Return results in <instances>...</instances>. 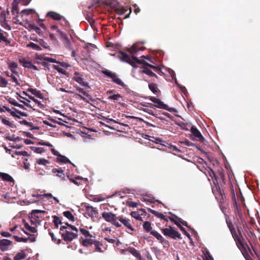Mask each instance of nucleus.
Instances as JSON below:
<instances>
[{
  "label": "nucleus",
  "mask_w": 260,
  "mask_h": 260,
  "mask_svg": "<svg viewBox=\"0 0 260 260\" xmlns=\"http://www.w3.org/2000/svg\"><path fill=\"white\" fill-rule=\"evenodd\" d=\"M119 53L121 55L120 57V59L122 61H124L130 64L133 67L135 68H137L138 67V66L136 64L137 63H142L141 60L138 59V58L135 56L130 57L126 53L122 51H120Z\"/></svg>",
  "instance_id": "f257e3e1"
},
{
  "label": "nucleus",
  "mask_w": 260,
  "mask_h": 260,
  "mask_svg": "<svg viewBox=\"0 0 260 260\" xmlns=\"http://www.w3.org/2000/svg\"><path fill=\"white\" fill-rule=\"evenodd\" d=\"M103 218L107 222L111 223L113 225L117 228H120L121 224L118 222V217H117L116 214L111 212H104L102 213Z\"/></svg>",
  "instance_id": "f03ea898"
},
{
  "label": "nucleus",
  "mask_w": 260,
  "mask_h": 260,
  "mask_svg": "<svg viewBox=\"0 0 260 260\" xmlns=\"http://www.w3.org/2000/svg\"><path fill=\"white\" fill-rule=\"evenodd\" d=\"M236 243L245 258L246 260H251V258L249 255V252L250 253H251V252L248 245L246 243H244L242 240H241Z\"/></svg>",
  "instance_id": "7ed1b4c3"
},
{
  "label": "nucleus",
  "mask_w": 260,
  "mask_h": 260,
  "mask_svg": "<svg viewBox=\"0 0 260 260\" xmlns=\"http://www.w3.org/2000/svg\"><path fill=\"white\" fill-rule=\"evenodd\" d=\"M162 233L166 236L175 239L177 238L181 239V234L174 229V228L169 226V228L161 229Z\"/></svg>",
  "instance_id": "20e7f679"
},
{
  "label": "nucleus",
  "mask_w": 260,
  "mask_h": 260,
  "mask_svg": "<svg viewBox=\"0 0 260 260\" xmlns=\"http://www.w3.org/2000/svg\"><path fill=\"white\" fill-rule=\"evenodd\" d=\"M84 207L85 208V214L91 217L93 221L98 219L99 212L96 208L93 207L87 204H85Z\"/></svg>",
  "instance_id": "39448f33"
},
{
  "label": "nucleus",
  "mask_w": 260,
  "mask_h": 260,
  "mask_svg": "<svg viewBox=\"0 0 260 260\" xmlns=\"http://www.w3.org/2000/svg\"><path fill=\"white\" fill-rule=\"evenodd\" d=\"M102 73L108 76V77L112 79V80L115 83L123 87H125L126 85L119 79L117 75L115 73H113L109 70H105L102 71Z\"/></svg>",
  "instance_id": "423d86ee"
},
{
  "label": "nucleus",
  "mask_w": 260,
  "mask_h": 260,
  "mask_svg": "<svg viewBox=\"0 0 260 260\" xmlns=\"http://www.w3.org/2000/svg\"><path fill=\"white\" fill-rule=\"evenodd\" d=\"M151 101L156 104L155 106L159 109L166 110L170 112H177L176 110L174 108H169L168 106L164 104L161 100L155 97H152L150 99Z\"/></svg>",
  "instance_id": "0eeeda50"
},
{
  "label": "nucleus",
  "mask_w": 260,
  "mask_h": 260,
  "mask_svg": "<svg viewBox=\"0 0 260 260\" xmlns=\"http://www.w3.org/2000/svg\"><path fill=\"white\" fill-rule=\"evenodd\" d=\"M118 220L122 223L128 230L131 232H128L131 235H133V232L136 230L132 225V222L130 219L122 216H118Z\"/></svg>",
  "instance_id": "6e6552de"
},
{
  "label": "nucleus",
  "mask_w": 260,
  "mask_h": 260,
  "mask_svg": "<svg viewBox=\"0 0 260 260\" xmlns=\"http://www.w3.org/2000/svg\"><path fill=\"white\" fill-rule=\"evenodd\" d=\"M61 236L65 241H72L77 237L78 234L69 230H65L64 232H61Z\"/></svg>",
  "instance_id": "1a4fd4ad"
},
{
  "label": "nucleus",
  "mask_w": 260,
  "mask_h": 260,
  "mask_svg": "<svg viewBox=\"0 0 260 260\" xmlns=\"http://www.w3.org/2000/svg\"><path fill=\"white\" fill-rule=\"evenodd\" d=\"M226 222L228 225V226L231 233V234L235 241L236 243L242 240L239 236L238 235L235 227L233 224L232 221L231 220H226Z\"/></svg>",
  "instance_id": "9d476101"
},
{
  "label": "nucleus",
  "mask_w": 260,
  "mask_h": 260,
  "mask_svg": "<svg viewBox=\"0 0 260 260\" xmlns=\"http://www.w3.org/2000/svg\"><path fill=\"white\" fill-rule=\"evenodd\" d=\"M75 76L73 78V79L79 83L81 85L90 88L88 83L84 81V79L82 78V75L78 72H75Z\"/></svg>",
  "instance_id": "9b49d317"
},
{
  "label": "nucleus",
  "mask_w": 260,
  "mask_h": 260,
  "mask_svg": "<svg viewBox=\"0 0 260 260\" xmlns=\"http://www.w3.org/2000/svg\"><path fill=\"white\" fill-rule=\"evenodd\" d=\"M12 245V242L9 240L3 239L0 240V249L2 251L8 250Z\"/></svg>",
  "instance_id": "f8f14e48"
},
{
  "label": "nucleus",
  "mask_w": 260,
  "mask_h": 260,
  "mask_svg": "<svg viewBox=\"0 0 260 260\" xmlns=\"http://www.w3.org/2000/svg\"><path fill=\"white\" fill-rule=\"evenodd\" d=\"M0 23L1 26L5 29L8 30H11V26L8 24L7 21L6 20V16L5 12H2L1 13Z\"/></svg>",
  "instance_id": "ddd939ff"
},
{
  "label": "nucleus",
  "mask_w": 260,
  "mask_h": 260,
  "mask_svg": "<svg viewBox=\"0 0 260 260\" xmlns=\"http://www.w3.org/2000/svg\"><path fill=\"white\" fill-rule=\"evenodd\" d=\"M190 131L197 140L202 141L204 139L201 133L196 127L191 126L190 127Z\"/></svg>",
  "instance_id": "4468645a"
},
{
  "label": "nucleus",
  "mask_w": 260,
  "mask_h": 260,
  "mask_svg": "<svg viewBox=\"0 0 260 260\" xmlns=\"http://www.w3.org/2000/svg\"><path fill=\"white\" fill-rule=\"evenodd\" d=\"M95 240V239H92L91 238H86L85 239L83 238H81L80 239V242L82 243V245L86 247H92Z\"/></svg>",
  "instance_id": "2eb2a0df"
},
{
  "label": "nucleus",
  "mask_w": 260,
  "mask_h": 260,
  "mask_svg": "<svg viewBox=\"0 0 260 260\" xmlns=\"http://www.w3.org/2000/svg\"><path fill=\"white\" fill-rule=\"evenodd\" d=\"M175 123L183 130L187 131L191 127L188 123L182 121L179 119L175 120Z\"/></svg>",
  "instance_id": "dca6fc26"
},
{
  "label": "nucleus",
  "mask_w": 260,
  "mask_h": 260,
  "mask_svg": "<svg viewBox=\"0 0 260 260\" xmlns=\"http://www.w3.org/2000/svg\"><path fill=\"white\" fill-rule=\"evenodd\" d=\"M145 47H138V45L134 44L131 48L127 49V51L132 54H136L140 50H144Z\"/></svg>",
  "instance_id": "f3484780"
},
{
  "label": "nucleus",
  "mask_w": 260,
  "mask_h": 260,
  "mask_svg": "<svg viewBox=\"0 0 260 260\" xmlns=\"http://www.w3.org/2000/svg\"><path fill=\"white\" fill-rule=\"evenodd\" d=\"M46 213V212L44 210H33L31 213V218H35L36 221H38L39 222H40V218L41 217L39 215H38V214L39 213Z\"/></svg>",
  "instance_id": "a211bd4d"
},
{
  "label": "nucleus",
  "mask_w": 260,
  "mask_h": 260,
  "mask_svg": "<svg viewBox=\"0 0 260 260\" xmlns=\"http://www.w3.org/2000/svg\"><path fill=\"white\" fill-rule=\"evenodd\" d=\"M142 68L143 70L139 71V73L140 74H145L151 77H155V78H158V76L148 68L143 66Z\"/></svg>",
  "instance_id": "6ab92c4d"
},
{
  "label": "nucleus",
  "mask_w": 260,
  "mask_h": 260,
  "mask_svg": "<svg viewBox=\"0 0 260 260\" xmlns=\"http://www.w3.org/2000/svg\"><path fill=\"white\" fill-rule=\"evenodd\" d=\"M47 17H49L55 20H59L62 19L63 17L61 15H60L59 14L50 11L47 13Z\"/></svg>",
  "instance_id": "aec40b11"
},
{
  "label": "nucleus",
  "mask_w": 260,
  "mask_h": 260,
  "mask_svg": "<svg viewBox=\"0 0 260 260\" xmlns=\"http://www.w3.org/2000/svg\"><path fill=\"white\" fill-rule=\"evenodd\" d=\"M148 87L149 89L155 94L158 95L159 93H160V91L159 90V89L157 87V85L154 83H149L148 85Z\"/></svg>",
  "instance_id": "412c9836"
},
{
  "label": "nucleus",
  "mask_w": 260,
  "mask_h": 260,
  "mask_svg": "<svg viewBox=\"0 0 260 260\" xmlns=\"http://www.w3.org/2000/svg\"><path fill=\"white\" fill-rule=\"evenodd\" d=\"M93 245H94V249L95 251L100 252H104V250L102 249L103 245L100 241L95 240L94 243H93Z\"/></svg>",
  "instance_id": "4be33fe9"
},
{
  "label": "nucleus",
  "mask_w": 260,
  "mask_h": 260,
  "mask_svg": "<svg viewBox=\"0 0 260 260\" xmlns=\"http://www.w3.org/2000/svg\"><path fill=\"white\" fill-rule=\"evenodd\" d=\"M0 177L2 178L3 180L9 182H14V181L13 178L10 175L7 173L0 172Z\"/></svg>",
  "instance_id": "5701e85b"
},
{
  "label": "nucleus",
  "mask_w": 260,
  "mask_h": 260,
  "mask_svg": "<svg viewBox=\"0 0 260 260\" xmlns=\"http://www.w3.org/2000/svg\"><path fill=\"white\" fill-rule=\"evenodd\" d=\"M4 42L6 43V45H11V40L8 39L6 37L4 36L3 30L0 28V43Z\"/></svg>",
  "instance_id": "b1692460"
},
{
  "label": "nucleus",
  "mask_w": 260,
  "mask_h": 260,
  "mask_svg": "<svg viewBox=\"0 0 260 260\" xmlns=\"http://www.w3.org/2000/svg\"><path fill=\"white\" fill-rule=\"evenodd\" d=\"M27 91L41 99H43L42 93L40 91L37 90L36 89L28 88Z\"/></svg>",
  "instance_id": "393cba45"
},
{
  "label": "nucleus",
  "mask_w": 260,
  "mask_h": 260,
  "mask_svg": "<svg viewBox=\"0 0 260 260\" xmlns=\"http://www.w3.org/2000/svg\"><path fill=\"white\" fill-rule=\"evenodd\" d=\"M19 62L22 65V66L24 68L30 69L32 63L31 61L27 60L24 58L20 59L19 60Z\"/></svg>",
  "instance_id": "a878e982"
},
{
  "label": "nucleus",
  "mask_w": 260,
  "mask_h": 260,
  "mask_svg": "<svg viewBox=\"0 0 260 260\" xmlns=\"http://www.w3.org/2000/svg\"><path fill=\"white\" fill-rule=\"evenodd\" d=\"M126 118H127L129 121H128L129 123H132V124H137V122L138 121H142V119L141 118L132 116H127L125 115Z\"/></svg>",
  "instance_id": "bb28decb"
},
{
  "label": "nucleus",
  "mask_w": 260,
  "mask_h": 260,
  "mask_svg": "<svg viewBox=\"0 0 260 260\" xmlns=\"http://www.w3.org/2000/svg\"><path fill=\"white\" fill-rule=\"evenodd\" d=\"M143 227L144 230L147 233L151 234V232L153 231H152L151 224L149 221H145L143 224Z\"/></svg>",
  "instance_id": "cd10ccee"
},
{
  "label": "nucleus",
  "mask_w": 260,
  "mask_h": 260,
  "mask_svg": "<svg viewBox=\"0 0 260 260\" xmlns=\"http://www.w3.org/2000/svg\"><path fill=\"white\" fill-rule=\"evenodd\" d=\"M128 251L133 255L138 258L141 255L140 253L135 248L130 247L128 249Z\"/></svg>",
  "instance_id": "c85d7f7f"
},
{
  "label": "nucleus",
  "mask_w": 260,
  "mask_h": 260,
  "mask_svg": "<svg viewBox=\"0 0 260 260\" xmlns=\"http://www.w3.org/2000/svg\"><path fill=\"white\" fill-rule=\"evenodd\" d=\"M17 63L15 62H11L9 64V68L11 71L16 75L18 74V72L15 71V69L17 68Z\"/></svg>",
  "instance_id": "c756f323"
},
{
  "label": "nucleus",
  "mask_w": 260,
  "mask_h": 260,
  "mask_svg": "<svg viewBox=\"0 0 260 260\" xmlns=\"http://www.w3.org/2000/svg\"><path fill=\"white\" fill-rule=\"evenodd\" d=\"M148 211L155 216L162 219H165V216L162 213L151 209H148Z\"/></svg>",
  "instance_id": "7c9ffc66"
},
{
  "label": "nucleus",
  "mask_w": 260,
  "mask_h": 260,
  "mask_svg": "<svg viewBox=\"0 0 260 260\" xmlns=\"http://www.w3.org/2000/svg\"><path fill=\"white\" fill-rule=\"evenodd\" d=\"M62 41L63 45L67 48L70 50H72L71 42L68 37L66 39H62Z\"/></svg>",
  "instance_id": "2f4dec72"
},
{
  "label": "nucleus",
  "mask_w": 260,
  "mask_h": 260,
  "mask_svg": "<svg viewBox=\"0 0 260 260\" xmlns=\"http://www.w3.org/2000/svg\"><path fill=\"white\" fill-rule=\"evenodd\" d=\"M58 156L59 157L57 158V161H60L62 163H64V164H66V163L71 164V161L65 156L62 155L60 154H58Z\"/></svg>",
  "instance_id": "473e14b6"
},
{
  "label": "nucleus",
  "mask_w": 260,
  "mask_h": 260,
  "mask_svg": "<svg viewBox=\"0 0 260 260\" xmlns=\"http://www.w3.org/2000/svg\"><path fill=\"white\" fill-rule=\"evenodd\" d=\"M26 257V254L23 251H22L20 252H18L16 254V255L14 257V260H21L24 259Z\"/></svg>",
  "instance_id": "72a5a7b5"
},
{
  "label": "nucleus",
  "mask_w": 260,
  "mask_h": 260,
  "mask_svg": "<svg viewBox=\"0 0 260 260\" xmlns=\"http://www.w3.org/2000/svg\"><path fill=\"white\" fill-rule=\"evenodd\" d=\"M36 162L39 165H43L45 166H47L48 165L50 164V162L48 160L44 158L37 159L36 160Z\"/></svg>",
  "instance_id": "f704fd0d"
},
{
  "label": "nucleus",
  "mask_w": 260,
  "mask_h": 260,
  "mask_svg": "<svg viewBox=\"0 0 260 260\" xmlns=\"http://www.w3.org/2000/svg\"><path fill=\"white\" fill-rule=\"evenodd\" d=\"M63 215L70 221H74L75 217L70 211H66L63 212Z\"/></svg>",
  "instance_id": "c9c22d12"
},
{
  "label": "nucleus",
  "mask_w": 260,
  "mask_h": 260,
  "mask_svg": "<svg viewBox=\"0 0 260 260\" xmlns=\"http://www.w3.org/2000/svg\"><path fill=\"white\" fill-rule=\"evenodd\" d=\"M23 221L24 222V227L26 230L33 233H36L37 232V230L35 227H32L30 226L28 223L25 222L24 220Z\"/></svg>",
  "instance_id": "e433bc0d"
},
{
  "label": "nucleus",
  "mask_w": 260,
  "mask_h": 260,
  "mask_svg": "<svg viewBox=\"0 0 260 260\" xmlns=\"http://www.w3.org/2000/svg\"><path fill=\"white\" fill-rule=\"evenodd\" d=\"M175 224L180 229V230L183 233V234L186 235L189 239L190 238V234L186 231L185 228H184L181 224L178 223L177 221H175Z\"/></svg>",
  "instance_id": "4c0bfd02"
},
{
  "label": "nucleus",
  "mask_w": 260,
  "mask_h": 260,
  "mask_svg": "<svg viewBox=\"0 0 260 260\" xmlns=\"http://www.w3.org/2000/svg\"><path fill=\"white\" fill-rule=\"evenodd\" d=\"M52 218L53 219V223H54L56 228H58L59 224H60L62 223L60 218L56 215L53 216Z\"/></svg>",
  "instance_id": "58836bf2"
},
{
  "label": "nucleus",
  "mask_w": 260,
  "mask_h": 260,
  "mask_svg": "<svg viewBox=\"0 0 260 260\" xmlns=\"http://www.w3.org/2000/svg\"><path fill=\"white\" fill-rule=\"evenodd\" d=\"M26 46L29 48H31L34 50H41V48L37 44L33 43L30 42L29 44H27Z\"/></svg>",
  "instance_id": "ea45409f"
},
{
  "label": "nucleus",
  "mask_w": 260,
  "mask_h": 260,
  "mask_svg": "<svg viewBox=\"0 0 260 260\" xmlns=\"http://www.w3.org/2000/svg\"><path fill=\"white\" fill-rule=\"evenodd\" d=\"M79 230L82 234L86 238H92L93 237V236L90 234L88 231L83 228H80Z\"/></svg>",
  "instance_id": "a19ab883"
},
{
  "label": "nucleus",
  "mask_w": 260,
  "mask_h": 260,
  "mask_svg": "<svg viewBox=\"0 0 260 260\" xmlns=\"http://www.w3.org/2000/svg\"><path fill=\"white\" fill-rule=\"evenodd\" d=\"M0 118L2 119V122L6 125H8L11 127H14V123L13 122H11V121H10L9 120L7 119L6 118H2L1 116H0Z\"/></svg>",
  "instance_id": "79ce46f5"
},
{
  "label": "nucleus",
  "mask_w": 260,
  "mask_h": 260,
  "mask_svg": "<svg viewBox=\"0 0 260 260\" xmlns=\"http://www.w3.org/2000/svg\"><path fill=\"white\" fill-rule=\"evenodd\" d=\"M52 173H57V176H58L59 177H64V174H63V171L61 169H53L52 170Z\"/></svg>",
  "instance_id": "37998d69"
},
{
  "label": "nucleus",
  "mask_w": 260,
  "mask_h": 260,
  "mask_svg": "<svg viewBox=\"0 0 260 260\" xmlns=\"http://www.w3.org/2000/svg\"><path fill=\"white\" fill-rule=\"evenodd\" d=\"M41 196H43V197H47L48 198V199L49 198H53L54 199V200H55L56 203H59V201L58 200L55 198V197H54L52 194L50 193H45L43 195L42 194H38L37 196V197H41Z\"/></svg>",
  "instance_id": "c03bdc74"
},
{
  "label": "nucleus",
  "mask_w": 260,
  "mask_h": 260,
  "mask_svg": "<svg viewBox=\"0 0 260 260\" xmlns=\"http://www.w3.org/2000/svg\"><path fill=\"white\" fill-rule=\"evenodd\" d=\"M131 215L132 217H134L138 220H140V221L143 220L142 217L140 216V215L137 212L133 211L131 212Z\"/></svg>",
  "instance_id": "a18cd8bd"
},
{
  "label": "nucleus",
  "mask_w": 260,
  "mask_h": 260,
  "mask_svg": "<svg viewBox=\"0 0 260 260\" xmlns=\"http://www.w3.org/2000/svg\"><path fill=\"white\" fill-rule=\"evenodd\" d=\"M120 98H122V96L118 93L109 95L108 97V99L116 101H118Z\"/></svg>",
  "instance_id": "49530a36"
},
{
  "label": "nucleus",
  "mask_w": 260,
  "mask_h": 260,
  "mask_svg": "<svg viewBox=\"0 0 260 260\" xmlns=\"http://www.w3.org/2000/svg\"><path fill=\"white\" fill-rule=\"evenodd\" d=\"M13 238L16 241L18 242H23L26 243L28 240V238H20L17 236H13Z\"/></svg>",
  "instance_id": "de8ad7c7"
},
{
  "label": "nucleus",
  "mask_w": 260,
  "mask_h": 260,
  "mask_svg": "<svg viewBox=\"0 0 260 260\" xmlns=\"http://www.w3.org/2000/svg\"><path fill=\"white\" fill-rule=\"evenodd\" d=\"M31 149L36 153H42L45 151L44 148L42 147H31Z\"/></svg>",
  "instance_id": "09e8293b"
},
{
  "label": "nucleus",
  "mask_w": 260,
  "mask_h": 260,
  "mask_svg": "<svg viewBox=\"0 0 260 260\" xmlns=\"http://www.w3.org/2000/svg\"><path fill=\"white\" fill-rule=\"evenodd\" d=\"M75 88L77 91H78L80 93H82L84 96H85L86 98L89 97L88 93L84 90L83 88L77 86H75Z\"/></svg>",
  "instance_id": "8fccbe9b"
},
{
  "label": "nucleus",
  "mask_w": 260,
  "mask_h": 260,
  "mask_svg": "<svg viewBox=\"0 0 260 260\" xmlns=\"http://www.w3.org/2000/svg\"><path fill=\"white\" fill-rule=\"evenodd\" d=\"M11 11H12V14L14 15H15L16 14H18L19 13V9H18V4H14L13 3Z\"/></svg>",
  "instance_id": "3c124183"
},
{
  "label": "nucleus",
  "mask_w": 260,
  "mask_h": 260,
  "mask_svg": "<svg viewBox=\"0 0 260 260\" xmlns=\"http://www.w3.org/2000/svg\"><path fill=\"white\" fill-rule=\"evenodd\" d=\"M8 85L7 80L2 76H0V87H5Z\"/></svg>",
  "instance_id": "603ef678"
},
{
  "label": "nucleus",
  "mask_w": 260,
  "mask_h": 260,
  "mask_svg": "<svg viewBox=\"0 0 260 260\" xmlns=\"http://www.w3.org/2000/svg\"><path fill=\"white\" fill-rule=\"evenodd\" d=\"M150 234L155 237L159 241L163 238L159 233L155 231L151 232Z\"/></svg>",
  "instance_id": "864d4df0"
},
{
  "label": "nucleus",
  "mask_w": 260,
  "mask_h": 260,
  "mask_svg": "<svg viewBox=\"0 0 260 260\" xmlns=\"http://www.w3.org/2000/svg\"><path fill=\"white\" fill-rule=\"evenodd\" d=\"M159 242L163 245L164 247H169L170 246V243L169 241L166 240L164 237L159 241Z\"/></svg>",
  "instance_id": "5fc2aeb1"
},
{
  "label": "nucleus",
  "mask_w": 260,
  "mask_h": 260,
  "mask_svg": "<svg viewBox=\"0 0 260 260\" xmlns=\"http://www.w3.org/2000/svg\"><path fill=\"white\" fill-rule=\"evenodd\" d=\"M127 11V10L124 8H117L115 10V12L117 14L119 15H123Z\"/></svg>",
  "instance_id": "6e6d98bb"
},
{
  "label": "nucleus",
  "mask_w": 260,
  "mask_h": 260,
  "mask_svg": "<svg viewBox=\"0 0 260 260\" xmlns=\"http://www.w3.org/2000/svg\"><path fill=\"white\" fill-rule=\"evenodd\" d=\"M57 33L58 34V35L60 37V39L62 40L63 39H66L67 36L66 35L65 33H64L63 31L60 30L59 29H57Z\"/></svg>",
  "instance_id": "4d7b16f0"
},
{
  "label": "nucleus",
  "mask_w": 260,
  "mask_h": 260,
  "mask_svg": "<svg viewBox=\"0 0 260 260\" xmlns=\"http://www.w3.org/2000/svg\"><path fill=\"white\" fill-rule=\"evenodd\" d=\"M6 139L10 140V141H16L17 140H19V138L18 137H15L14 135H13L12 136H7L6 137Z\"/></svg>",
  "instance_id": "13d9d810"
},
{
  "label": "nucleus",
  "mask_w": 260,
  "mask_h": 260,
  "mask_svg": "<svg viewBox=\"0 0 260 260\" xmlns=\"http://www.w3.org/2000/svg\"><path fill=\"white\" fill-rule=\"evenodd\" d=\"M234 212L235 214H237L240 218L242 217V213L240 207H238L234 210Z\"/></svg>",
  "instance_id": "bf43d9fd"
},
{
  "label": "nucleus",
  "mask_w": 260,
  "mask_h": 260,
  "mask_svg": "<svg viewBox=\"0 0 260 260\" xmlns=\"http://www.w3.org/2000/svg\"><path fill=\"white\" fill-rule=\"evenodd\" d=\"M232 199L233 200V208L235 210L237 208L238 209V208L240 206L238 205L237 203L235 195L233 197Z\"/></svg>",
  "instance_id": "052dcab7"
},
{
  "label": "nucleus",
  "mask_w": 260,
  "mask_h": 260,
  "mask_svg": "<svg viewBox=\"0 0 260 260\" xmlns=\"http://www.w3.org/2000/svg\"><path fill=\"white\" fill-rule=\"evenodd\" d=\"M36 63L39 64H41L44 68H47L48 69V70L50 69L49 68V64H48V63H47V62L46 61H42V62H40V61H36Z\"/></svg>",
  "instance_id": "680f3d73"
},
{
  "label": "nucleus",
  "mask_w": 260,
  "mask_h": 260,
  "mask_svg": "<svg viewBox=\"0 0 260 260\" xmlns=\"http://www.w3.org/2000/svg\"><path fill=\"white\" fill-rule=\"evenodd\" d=\"M45 61H47L48 62H53V63H58V61L54 58L49 57H45Z\"/></svg>",
  "instance_id": "e2e57ef3"
},
{
  "label": "nucleus",
  "mask_w": 260,
  "mask_h": 260,
  "mask_svg": "<svg viewBox=\"0 0 260 260\" xmlns=\"http://www.w3.org/2000/svg\"><path fill=\"white\" fill-rule=\"evenodd\" d=\"M19 122L21 124H24L28 126H31V125H32L31 122H29L25 120H22L20 121Z\"/></svg>",
  "instance_id": "0e129e2a"
},
{
  "label": "nucleus",
  "mask_w": 260,
  "mask_h": 260,
  "mask_svg": "<svg viewBox=\"0 0 260 260\" xmlns=\"http://www.w3.org/2000/svg\"><path fill=\"white\" fill-rule=\"evenodd\" d=\"M10 77L12 78L13 81L15 82L17 85L19 86L20 85L17 78L13 74H11Z\"/></svg>",
  "instance_id": "69168bd1"
},
{
  "label": "nucleus",
  "mask_w": 260,
  "mask_h": 260,
  "mask_svg": "<svg viewBox=\"0 0 260 260\" xmlns=\"http://www.w3.org/2000/svg\"><path fill=\"white\" fill-rule=\"evenodd\" d=\"M0 234L3 237H10L11 236V234L7 232L2 231L0 232Z\"/></svg>",
  "instance_id": "338daca9"
},
{
  "label": "nucleus",
  "mask_w": 260,
  "mask_h": 260,
  "mask_svg": "<svg viewBox=\"0 0 260 260\" xmlns=\"http://www.w3.org/2000/svg\"><path fill=\"white\" fill-rule=\"evenodd\" d=\"M32 11V10L31 9H24L21 11V13L25 14L26 15H29L31 12Z\"/></svg>",
  "instance_id": "774afa93"
}]
</instances>
